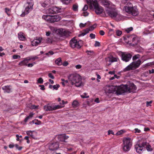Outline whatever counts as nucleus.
Instances as JSON below:
<instances>
[{"label":"nucleus","mask_w":154,"mask_h":154,"mask_svg":"<svg viewBox=\"0 0 154 154\" xmlns=\"http://www.w3.org/2000/svg\"><path fill=\"white\" fill-rule=\"evenodd\" d=\"M68 79L72 85H75L77 87H79L82 84L81 76L77 74H73L68 76Z\"/></svg>","instance_id":"nucleus-1"},{"label":"nucleus","mask_w":154,"mask_h":154,"mask_svg":"<svg viewBox=\"0 0 154 154\" xmlns=\"http://www.w3.org/2000/svg\"><path fill=\"white\" fill-rule=\"evenodd\" d=\"M87 2L89 5L91 9L94 8L95 11L97 14H101L103 11L102 7L99 6L97 0H86Z\"/></svg>","instance_id":"nucleus-2"},{"label":"nucleus","mask_w":154,"mask_h":154,"mask_svg":"<svg viewBox=\"0 0 154 154\" xmlns=\"http://www.w3.org/2000/svg\"><path fill=\"white\" fill-rule=\"evenodd\" d=\"M123 10L133 16L137 15L139 13L136 6H133L131 3H128L126 6L124 7Z\"/></svg>","instance_id":"nucleus-3"},{"label":"nucleus","mask_w":154,"mask_h":154,"mask_svg":"<svg viewBox=\"0 0 154 154\" xmlns=\"http://www.w3.org/2000/svg\"><path fill=\"white\" fill-rule=\"evenodd\" d=\"M106 13L111 18L115 19L116 21H119L122 18V16L119 14L115 9H109L106 10Z\"/></svg>","instance_id":"nucleus-4"},{"label":"nucleus","mask_w":154,"mask_h":154,"mask_svg":"<svg viewBox=\"0 0 154 154\" xmlns=\"http://www.w3.org/2000/svg\"><path fill=\"white\" fill-rule=\"evenodd\" d=\"M131 140V139L130 137L126 138L123 139V141L124 145L123 150L124 151L128 152L129 150L132 146Z\"/></svg>","instance_id":"nucleus-5"},{"label":"nucleus","mask_w":154,"mask_h":154,"mask_svg":"<svg viewBox=\"0 0 154 154\" xmlns=\"http://www.w3.org/2000/svg\"><path fill=\"white\" fill-rule=\"evenodd\" d=\"M69 44L71 48L79 49L82 46L83 43L82 41L79 40L78 41L75 38H74L70 40Z\"/></svg>","instance_id":"nucleus-6"},{"label":"nucleus","mask_w":154,"mask_h":154,"mask_svg":"<svg viewBox=\"0 0 154 154\" xmlns=\"http://www.w3.org/2000/svg\"><path fill=\"white\" fill-rule=\"evenodd\" d=\"M141 61L140 60H138L136 62H133L129 65L127 66L124 69L125 71H127L132 70L134 68L138 67L141 63Z\"/></svg>","instance_id":"nucleus-7"},{"label":"nucleus","mask_w":154,"mask_h":154,"mask_svg":"<svg viewBox=\"0 0 154 154\" xmlns=\"http://www.w3.org/2000/svg\"><path fill=\"white\" fill-rule=\"evenodd\" d=\"M63 107L64 106H62L59 105H54L48 104L44 106V109L45 111H48L55 110L57 109L61 108Z\"/></svg>","instance_id":"nucleus-8"},{"label":"nucleus","mask_w":154,"mask_h":154,"mask_svg":"<svg viewBox=\"0 0 154 154\" xmlns=\"http://www.w3.org/2000/svg\"><path fill=\"white\" fill-rule=\"evenodd\" d=\"M146 142L141 143L139 142H137V144L135 145L136 152L140 153L142 150H145V147L146 145Z\"/></svg>","instance_id":"nucleus-9"},{"label":"nucleus","mask_w":154,"mask_h":154,"mask_svg":"<svg viewBox=\"0 0 154 154\" xmlns=\"http://www.w3.org/2000/svg\"><path fill=\"white\" fill-rule=\"evenodd\" d=\"M27 3L29 5H30V6H27L24 10V11L21 14L20 16L21 17H24L26 14H28L29 13V10L31 8L32 9V7L33 5V4L32 2V0H27Z\"/></svg>","instance_id":"nucleus-10"},{"label":"nucleus","mask_w":154,"mask_h":154,"mask_svg":"<svg viewBox=\"0 0 154 154\" xmlns=\"http://www.w3.org/2000/svg\"><path fill=\"white\" fill-rule=\"evenodd\" d=\"M117 89L116 91V94L117 95L121 94L125 92H127V91L128 90L127 89V86L125 85H121L120 86H116Z\"/></svg>","instance_id":"nucleus-11"},{"label":"nucleus","mask_w":154,"mask_h":154,"mask_svg":"<svg viewBox=\"0 0 154 154\" xmlns=\"http://www.w3.org/2000/svg\"><path fill=\"white\" fill-rule=\"evenodd\" d=\"M125 85L127 86V89L128 90L127 92L134 93L137 90V87L133 83H129Z\"/></svg>","instance_id":"nucleus-12"},{"label":"nucleus","mask_w":154,"mask_h":154,"mask_svg":"<svg viewBox=\"0 0 154 154\" xmlns=\"http://www.w3.org/2000/svg\"><path fill=\"white\" fill-rule=\"evenodd\" d=\"M132 55L129 53L122 52L121 54L122 60L125 62L129 61L131 59Z\"/></svg>","instance_id":"nucleus-13"},{"label":"nucleus","mask_w":154,"mask_h":154,"mask_svg":"<svg viewBox=\"0 0 154 154\" xmlns=\"http://www.w3.org/2000/svg\"><path fill=\"white\" fill-rule=\"evenodd\" d=\"M61 11V9L56 7H52L48 9V12L50 14H57Z\"/></svg>","instance_id":"nucleus-14"},{"label":"nucleus","mask_w":154,"mask_h":154,"mask_svg":"<svg viewBox=\"0 0 154 154\" xmlns=\"http://www.w3.org/2000/svg\"><path fill=\"white\" fill-rule=\"evenodd\" d=\"M59 147V144L58 142H55L50 143L49 146V149L51 151L57 150Z\"/></svg>","instance_id":"nucleus-15"},{"label":"nucleus","mask_w":154,"mask_h":154,"mask_svg":"<svg viewBox=\"0 0 154 154\" xmlns=\"http://www.w3.org/2000/svg\"><path fill=\"white\" fill-rule=\"evenodd\" d=\"M57 31L62 36H68L69 35V32L67 30H66L64 29H58Z\"/></svg>","instance_id":"nucleus-16"},{"label":"nucleus","mask_w":154,"mask_h":154,"mask_svg":"<svg viewBox=\"0 0 154 154\" xmlns=\"http://www.w3.org/2000/svg\"><path fill=\"white\" fill-rule=\"evenodd\" d=\"M69 138V137L66 136L65 134H62L59 135L58 137L59 140L64 142H66V140Z\"/></svg>","instance_id":"nucleus-17"},{"label":"nucleus","mask_w":154,"mask_h":154,"mask_svg":"<svg viewBox=\"0 0 154 154\" xmlns=\"http://www.w3.org/2000/svg\"><path fill=\"white\" fill-rule=\"evenodd\" d=\"M2 89L5 93H10L12 92V88L10 85H7L3 86Z\"/></svg>","instance_id":"nucleus-18"},{"label":"nucleus","mask_w":154,"mask_h":154,"mask_svg":"<svg viewBox=\"0 0 154 154\" xmlns=\"http://www.w3.org/2000/svg\"><path fill=\"white\" fill-rule=\"evenodd\" d=\"M42 18L49 23H52V16L48 15H44Z\"/></svg>","instance_id":"nucleus-19"},{"label":"nucleus","mask_w":154,"mask_h":154,"mask_svg":"<svg viewBox=\"0 0 154 154\" xmlns=\"http://www.w3.org/2000/svg\"><path fill=\"white\" fill-rule=\"evenodd\" d=\"M61 17L58 15L52 16V23L59 21L61 19Z\"/></svg>","instance_id":"nucleus-20"},{"label":"nucleus","mask_w":154,"mask_h":154,"mask_svg":"<svg viewBox=\"0 0 154 154\" xmlns=\"http://www.w3.org/2000/svg\"><path fill=\"white\" fill-rule=\"evenodd\" d=\"M101 4L104 6L108 7L110 5L111 2L107 0H100Z\"/></svg>","instance_id":"nucleus-21"},{"label":"nucleus","mask_w":154,"mask_h":154,"mask_svg":"<svg viewBox=\"0 0 154 154\" xmlns=\"http://www.w3.org/2000/svg\"><path fill=\"white\" fill-rule=\"evenodd\" d=\"M42 38H39L38 39L34 40L32 42V45L33 46L38 45L41 42Z\"/></svg>","instance_id":"nucleus-22"},{"label":"nucleus","mask_w":154,"mask_h":154,"mask_svg":"<svg viewBox=\"0 0 154 154\" xmlns=\"http://www.w3.org/2000/svg\"><path fill=\"white\" fill-rule=\"evenodd\" d=\"M116 89H117L116 86H111L109 88L108 92L109 93H114L115 92L116 93Z\"/></svg>","instance_id":"nucleus-23"},{"label":"nucleus","mask_w":154,"mask_h":154,"mask_svg":"<svg viewBox=\"0 0 154 154\" xmlns=\"http://www.w3.org/2000/svg\"><path fill=\"white\" fill-rule=\"evenodd\" d=\"M18 37L19 39L22 41H24L25 39V37L24 34L21 32H20L18 34Z\"/></svg>","instance_id":"nucleus-24"},{"label":"nucleus","mask_w":154,"mask_h":154,"mask_svg":"<svg viewBox=\"0 0 154 154\" xmlns=\"http://www.w3.org/2000/svg\"><path fill=\"white\" fill-rule=\"evenodd\" d=\"M41 4L42 7H45L49 6L50 5V2H49L48 0H47L44 2H41Z\"/></svg>","instance_id":"nucleus-25"},{"label":"nucleus","mask_w":154,"mask_h":154,"mask_svg":"<svg viewBox=\"0 0 154 154\" xmlns=\"http://www.w3.org/2000/svg\"><path fill=\"white\" fill-rule=\"evenodd\" d=\"M127 38H128L132 39V41L134 42H137L138 39L137 37L134 35H131L127 36Z\"/></svg>","instance_id":"nucleus-26"},{"label":"nucleus","mask_w":154,"mask_h":154,"mask_svg":"<svg viewBox=\"0 0 154 154\" xmlns=\"http://www.w3.org/2000/svg\"><path fill=\"white\" fill-rule=\"evenodd\" d=\"M55 63L58 65H60L62 64V60L61 58H59L55 61Z\"/></svg>","instance_id":"nucleus-27"},{"label":"nucleus","mask_w":154,"mask_h":154,"mask_svg":"<svg viewBox=\"0 0 154 154\" xmlns=\"http://www.w3.org/2000/svg\"><path fill=\"white\" fill-rule=\"evenodd\" d=\"M34 114L32 112H30L29 114V115L27 117L24 119V122H26L28 120L30 119L33 116Z\"/></svg>","instance_id":"nucleus-28"},{"label":"nucleus","mask_w":154,"mask_h":154,"mask_svg":"<svg viewBox=\"0 0 154 154\" xmlns=\"http://www.w3.org/2000/svg\"><path fill=\"white\" fill-rule=\"evenodd\" d=\"M79 103L76 100H74L72 103V106L73 107L75 108L77 107L79 105Z\"/></svg>","instance_id":"nucleus-29"},{"label":"nucleus","mask_w":154,"mask_h":154,"mask_svg":"<svg viewBox=\"0 0 154 154\" xmlns=\"http://www.w3.org/2000/svg\"><path fill=\"white\" fill-rule=\"evenodd\" d=\"M117 61V59L116 58H114L112 57L109 58V61L111 63L116 62Z\"/></svg>","instance_id":"nucleus-30"},{"label":"nucleus","mask_w":154,"mask_h":154,"mask_svg":"<svg viewBox=\"0 0 154 154\" xmlns=\"http://www.w3.org/2000/svg\"><path fill=\"white\" fill-rule=\"evenodd\" d=\"M28 63V62H26L25 60L21 61L20 62L19 64V65H20L21 66H23V65H26V63Z\"/></svg>","instance_id":"nucleus-31"},{"label":"nucleus","mask_w":154,"mask_h":154,"mask_svg":"<svg viewBox=\"0 0 154 154\" xmlns=\"http://www.w3.org/2000/svg\"><path fill=\"white\" fill-rule=\"evenodd\" d=\"M151 147V146L149 145H147V143L145 147V149L146 148L148 151H151L152 150V149Z\"/></svg>","instance_id":"nucleus-32"},{"label":"nucleus","mask_w":154,"mask_h":154,"mask_svg":"<svg viewBox=\"0 0 154 154\" xmlns=\"http://www.w3.org/2000/svg\"><path fill=\"white\" fill-rule=\"evenodd\" d=\"M27 134L30 135L31 137L33 138H35V137L33 135L32 132L31 131H28L26 132Z\"/></svg>","instance_id":"nucleus-33"},{"label":"nucleus","mask_w":154,"mask_h":154,"mask_svg":"<svg viewBox=\"0 0 154 154\" xmlns=\"http://www.w3.org/2000/svg\"><path fill=\"white\" fill-rule=\"evenodd\" d=\"M61 80L62 82H61V83L64 86H65V83H68V81L67 80H65L64 79H61Z\"/></svg>","instance_id":"nucleus-34"},{"label":"nucleus","mask_w":154,"mask_h":154,"mask_svg":"<svg viewBox=\"0 0 154 154\" xmlns=\"http://www.w3.org/2000/svg\"><path fill=\"white\" fill-rule=\"evenodd\" d=\"M140 55L139 54H137L134 55L133 57V60H134L137 59H138L140 58Z\"/></svg>","instance_id":"nucleus-35"},{"label":"nucleus","mask_w":154,"mask_h":154,"mask_svg":"<svg viewBox=\"0 0 154 154\" xmlns=\"http://www.w3.org/2000/svg\"><path fill=\"white\" fill-rule=\"evenodd\" d=\"M133 30V28L132 27L127 28L125 29V31L127 33H129L130 31Z\"/></svg>","instance_id":"nucleus-36"},{"label":"nucleus","mask_w":154,"mask_h":154,"mask_svg":"<svg viewBox=\"0 0 154 154\" xmlns=\"http://www.w3.org/2000/svg\"><path fill=\"white\" fill-rule=\"evenodd\" d=\"M78 5H73L72 7L73 10L75 11H77L78 8Z\"/></svg>","instance_id":"nucleus-37"},{"label":"nucleus","mask_w":154,"mask_h":154,"mask_svg":"<svg viewBox=\"0 0 154 154\" xmlns=\"http://www.w3.org/2000/svg\"><path fill=\"white\" fill-rule=\"evenodd\" d=\"M71 0H62V2L64 4H68L70 2Z\"/></svg>","instance_id":"nucleus-38"},{"label":"nucleus","mask_w":154,"mask_h":154,"mask_svg":"<svg viewBox=\"0 0 154 154\" xmlns=\"http://www.w3.org/2000/svg\"><path fill=\"white\" fill-rule=\"evenodd\" d=\"M81 97L83 98H88L89 97V96L87 95V94L84 93L83 95H81Z\"/></svg>","instance_id":"nucleus-39"},{"label":"nucleus","mask_w":154,"mask_h":154,"mask_svg":"<svg viewBox=\"0 0 154 154\" xmlns=\"http://www.w3.org/2000/svg\"><path fill=\"white\" fill-rule=\"evenodd\" d=\"M37 82L39 83L42 84L43 83V80L42 78L40 77L38 79Z\"/></svg>","instance_id":"nucleus-40"},{"label":"nucleus","mask_w":154,"mask_h":154,"mask_svg":"<svg viewBox=\"0 0 154 154\" xmlns=\"http://www.w3.org/2000/svg\"><path fill=\"white\" fill-rule=\"evenodd\" d=\"M60 87L59 85H56L53 86V90H57L58 88Z\"/></svg>","instance_id":"nucleus-41"},{"label":"nucleus","mask_w":154,"mask_h":154,"mask_svg":"<svg viewBox=\"0 0 154 154\" xmlns=\"http://www.w3.org/2000/svg\"><path fill=\"white\" fill-rule=\"evenodd\" d=\"M122 34V32L119 30H117L116 31V34L118 36H120Z\"/></svg>","instance_id":"nucleus-42"},{"label":"nucleus","mask_w":154,"mask_h":154,"mask_svg":"<svg viewBox=\"0 0 154 154\" xmlns=\"http://www.w3.org/2000/svg\"><path fill=\"white\" fill-rule=\"evenodd\" d=\"M15 146L16 147V149L19 150H21L23 148V147L22 146L19 147V145L17 144H16L15 145Z\"/></svg>","instance_id":"nucleus-43"},{"label":"nucleus","mask_w":154,"mask_h":154,"mask_svg":"<svg viewBox=\"0 0 154 154\" xmlns=\"http://www.w3.org/2000/svg\"><path fill=\"white\" fill-rule=\"evenodd\" d=\"M20 56L18 55H14L13 56V58L14 59L20 58Z\"/></svg>","instance_id":"nucleus-44"},{"label":"nucleus","mask_w":154,"mask_h":154,"mask_svg":"<svg viewBox=\"0 0 154 154\" xmlns=\"http://www.w3.org/2000/svg\"><path fill=\"white\" fill-rule=\"evenodd\" d=\"M94 46L95 47H99L100 46V43L99 42L96 41H95Z\"/></svg>","instance_id":"nucleus-45"},{"label":"nucleus","mask_w":154,"mask_h":154,"mask_svg":"<svg viewBox=\"0 0 154 154\" xmlns=\"http://www.w3.org/2000/svg\"><path fill=\"white\" fill-rule=\"evenodd\" d=\"M123 133V131L122 130H121L118 131L116 134L117 135H120L122 134Z\"/></svg>","instance_id":"nucleus-46"},{"label":"nucleus","mask_w":154,"mask_h":154,"mask_svg":"<svg viewBox=\"0 0 154 154\" xmlns=\"http://www.w3.org/2000/svg\"><path fill=\"white\" fill-rule=\"evenodd\" d=\"M86 24L87 23H85L84 24L81 23L80 24L79 26L81 28L85 27V26L86 25Z\"/></svg>","instance_id":"nucleus-47"},{"label":"nucleus","mask_w":154,"mask_h":154,"mask_svg":"<svg viewBox=\"0 0 154 154\" xmlns=\"http://www.w3.org/2000/svg\"><path fill=\"white\" fill-rule=\"evenodd\" d=\"M48 76L50 78L52 79H54V76L52 75L51 73H49L48 74Z\"/></svg>","instance_id":"nucleus-48"},{"label":"nucleus","mask_w":154,"mask_h":154,"mask_svg":"<svg viewBox=\"0 0 154 154\" xmlns=\"http://www.w3.org/2000/svg\"><path fill=\"white\" fill-rule=\"evenodd\" d=\"M90 37L91 39L94 38L95 37V35L93 33H91L90 35Z\"/></svg>","instance_id":"nucleus-49"},{"label":"nucleus","mask_w":154,"mask_h":154,"mask_svg":"<svg viewBox=\"0 0 154 154\" xmlns=\"http://www.w3.org/2000/svg\"><path fill=\"white\" fill-rule=\"evenodd\" d=\"M88 5H85L83 8L82 10L83 11H86L88 9Z\"/></svg>","instance_id":"nucleus-50"},{"label":"nucleus","mask_w":154,"mask_h":154,"mask_svg":"<svg viewBox=\"0 0 154 154\" xmlns=\"http://www.w3.org/2000/svg\"><path fill=\"white\" fill-rule=\"evenodd\" d=\"M152 102V101H150L149 102L147 101L146 102V105L147 106H150L151 105H150V104H151Z\"/></svg>","instance_id":"nucleus-51"},{"label":"nucleus","mask_w":154,"mask_h":154,"mask_svg":"<svg viewBox=\"0 0 154 154\" xmlns=\"http://www.w3.org/2000/svg\"><path fill=\"white\" fill-rule=\"evenodd\" d=\"M96 24H94L93 26H91L89 28V29H90L91 30H92L94 29L95 27H96Z\"/></svg>","instance_id":"nucleus-52"},{"label":"nucleus","mask_w":154,"mask_h":154,"mask_svg":"<svg viewBox=\"0 0 154 154\" xmlns=\"http://www.w3.org/2000/svg\"><path fill=\"white\" fill-rule=\"evenodd\" d=\"M24 139L27 140V143H30V141L29 139V137L28 136H26L24 137Z\"/></svg>","instance_id":"nucleus-53"},{"label":"nucleus","mask_w":154,"mask_h":154,"mask_svg":"<svg viewBox=\"0 0 154 154\" xmlns=\"http://www.w3.org/2000/svg\"><path fill=\"white\" fill-rule=\"evenodd\" d=\"M10 9L8 8H5V12L7 13L8 14H9V12L10 11Z\"/></svg>","instance_id":"nucleus-54"},{"label":"nucleus","mask_w":154,"mask_h":154,"mask_svg":"<svg viewBox=\"0 0 154 154\" xmlns=\"http://www.w3.org/2000/svg\"><path fill=\"white\" fill-rule=\"evenodd\" d=\"M135 132H134L135 133H140V132L141 131L138 128H135L134 129Z\"/></svg>","instance_id":"nucleus-55"},{"label":"nucleus","mask_w":154,"mask_h":154,"mask_svg":"<svg viewBox=\"0 0 154 154\" xmlns=\"http://www.w3.org/2000/svg\"><path fill=\"white\" fill-rule=\"evenodd\" d=\"M91 30L89 28H87L86 29L84 30L85 32L86 33H88L89 32V31Z\"/></svg>","instance_id":"nucleus-56"},{"label":"nucleus","mask_w":154,"mask_h":154,"mask_svg":"<svg viewBox=\"0 0 154 154\" xmlns=\"http://www.w3.org/2000/svg\"><path fill=\"white\" fill-rule=\"evenodd\" d=\"M108 135H109L110 134H114V132H113L112 130H109L108 131Z\"/></svg>","instance_id":"nucleus-57"},{"label":"nucleus","mask_w":154,"mask_h":154,"mask_svg":"<svg viewBox=\"0 0 154 154\" xmlns=\"http://www.w3.org/2000/svg\"><path fill=\"white\" fill-rule=\"evenodd\" d=\"M30 57H31V59L33 60V61L35 60V59L38 58V57L37 56H35V57L30 56Z\"/></svg>","instance_id":"nucleus-58"},{"label":"nucleus","mask_w":154,"mask_h":154,"mask_svg":"<svg viewBox=\"0 0 154 154\" xmlns=\"http://www.w3.org/2000/svg\"><path fill=\"white\" fill-rule=\"evenodd\" d=\"M130 0H122V3L124 4H125L127 3H128V2L130 1Z\"/></svg>","instance_id":"nucleus-59"},{"label":"nucleus","mask_w":154,"mask_h":154,"mask_svg":"<svg viewBox=\"0 0 154 154\" xmlns=\"http://www.w3.org/2000/svg\"><path fill=\"white\" fill-rule=\"evenodd\" d=\"M99 33L100 34L102 35H103L105 34V32L103 30H100V31Z\"/></svg>","instance_id":"nucleus-60"},{"label":"nucleus","mask_w":154,"mask_h":154,"mask_svg":"<svg viewBox=\"0 0 154 154\" xmlns=\"http://www.w3.org/2000/svg\"><path fill=\"white\" fill-rule=\"evenodd\" d=\"M62 64L64 66H66L68 64V63L67 62L65 61Z\"/></svg>","instance_id":"nucleus-61"},{"label":"nucleus","mask_w":154,"mask_h":154,"mask_svg":"<svg viewBox=\"0 0 154 154\" xmlns=\"http://www.w3.org/2000/svg\"><path fill=\"white\" fill-rule=\"evenodd\" d=\"M38 106H36L34 105H32L31 106V108L32 109H36L38 108Z\"/></svg>","instance_id":"nucleus-62"},{"label":"nucleus","mask_w":154,"mask_h":154,"mask_svg":"<svg viewBox=\"0 0 154 154\" xmlns=\"http://www.w3.org/2000/svg\"><path fill=\"white\" fill-rule=\"evenodd\" d=\"M87 33L85 32H83L81 33V34L79 35V36H84Z\"/></svg>","instance_id":"nucleus-63"},{"label":"nucleus","mask_w":154,"mask_h":154,"mask_svg":"<svg viewBox=\"0 0 154 154\" xmlns=\"http://www.w3.org/2000/svg\"><path fill=\"white\" fill-rule=\"evenodd\" d=\"M75 67L77 69H80L82 67V66L80 64L77 65L75 66Z\"/></svg>","instance_id":"nucleus-64"}]
</instances>
